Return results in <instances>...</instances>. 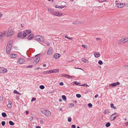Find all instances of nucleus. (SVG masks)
I'll return each mask as SVG.
<instances>
[{"mask_svg": "<svg viewBox=\"0 0 128 128\" xmlns=\"http://www.w3.org/2000/svg\"><path fill=\"white\" fill-rule=\"evenodd\" d=\"M41 111L43 114L47 117H50L51 115V112L48 110H42Z\"/></svg>", "mask_w": 128, "mask_h": 128, "instance_id": "f257e3e1", "label": "nucleus"}, {"mask_svg": "<svg viewBox=\"0 0 128 128\" xmlns=\"http://www.w3.org/2000/svg\"><path fill=\"white\" fill-rule=\"evenodd\" d=\"M14 31L10 29L8 30L6 34L7 37H9L10 36L14 34Z\"/></svg>", "mask_w": 128, "mask_h": 128, "instance_id": "f03ea898", "label": "nucleus"}, {"mask_svg": "<svg viewBox=\"0 0 128 128\" xmlns=\"http://www.w3.org/2000/svg\"><path fill=\"white\" fill-rule=\"evenodd\" d=\"M35 39L36 40L41 42H42L44 40L43 38V37L40 36V35H37L35 37Z\"/></svg>", "mask_w": 128, "mask_h": 128, "instance_id": "7ed1b4c3", "label": "nucleus"}, {"mask_svg": "<svg viewBox=\"0 0 128 128\" xmlns=\"http://www.w3.org/2000/svg\"><path fill=\"white\" fill-rule=\"evenodd\" d=\"M8 70L2 67H0V73L4 74L7 72Z\"/></svg>", "mask_w": 128, "mask_h": 128, "instance_id": "20e7f679", "label": "nucleus"}, {"mask_svg": "<svg viewBox=\"0 0 128 128\" xmlns=\"http://www.w3.org/2000/svg\"><path fill=\"white\" fill-rule=\"evenodd\" d=\"M128 42V38H122L120 40V44H122V43H125Z\"/></svg>", "mask_w": 128, "mask_h": 128, "instance_id": "39448f33", "label": "nucleus"}, {"mask_svg": "<svg viewBox=\"0 0 128 128\" xmlns=\"http://www.w3.org/2000/svg\"><path fill=\"white\" fill-rule=\"evenodd\" d=\"M62 12L57 11L54 12V15L57 16H62Z\"/></svg>", "mask_w": 128, "mask_h": 128, "instance_id": "423d86ee", "label": "nucleus"}, {"mask_svg": "<svg viewBox=\"0 0 128 128\" xmlns=\"http://www.w3.org/2000/svg\"><path fill=\"white\" fill-rule=\"evenodd\" d=\"M53 52V50L52 48H50L48 49L47 52V54L48 55H50Z\"/></svg>", "mask_w": 128, "mask_h": 128, "instance_id": "0eeeda50", "label": "nucleus"}, {"mask_svg": "<svg viewBox=\"0 0 128 128\" xmlns=\"http://www.w3.org/2000/svg\"><path fill=\"white\" fill-rule=\"evenodd\" d=\"M61 56V55L60 54L56 53L53 56V57L56 59H58Z\"/></svg>", "mask_w": 128, "mask_h": 128, "instance_id": "6e6552de", "label": "nucleus"}, {"mask_svg": "<svg viewBox=\"0 0 128 128\" xmlns=\"http://www.w3.org/2000/svg\"><path fill=\"white\" fill-rule=\"evenodd\" d=\"M116 6L118 8L124 7L125 5V4L124 3H117L116 4Z\"/></svg>", "mask_w": 128, "mask_h": 128, "instance_id": "1a4fd4ad", "label": "nucleus"}, {"mask_svg": "<svg viewBox=\"0 0 128 128\" xmlns=\"http://www.w3.org/2000/svg\"><path fill=\"white\" fill-rule=\"evenodd\" d=\"M11 47H12L11 46H7L6 48V50L8 54H9L10 53Z\"/></svg>", "mask_w": 128, "mask_h": 128, "instance_id": "9d476101", "label": "nucleus"}, {"mask_svg": "<svg viewBox=\"0 0 128 128\" xmlns=\"http://www.w3.org/2000/svg\"><path fill=\"white\" fill-rule=\"evenodd\" d=\"M120 84V83L119 82H117L116 83H114L111 84H110V86L111 85L112 86H116L117 85H119Z\"/></svg>", "mask_w": 128, "mask_h": 128, "instance_id": "9b49d317", "label": "nucleus"}, {"mask_svg": "<svg viewBox=\"0 0 128 128\" xmlns=\"http://www.w3.org/2000/svg\"><path fill=\"white\" fill-rule=\"evenodd\" d=\"M34 37V35L32 34H31L29 36L27 39L28 40H31Z\"/></svg>", "mask_w": 128, "mask_h": 128, "instance_id": "f8f14e48", "label": "nucleus"}, {"mask_svg": "<svg viewBox=\"0 0 128 128\" xmlns=\"http://www.w3.org/2000/svg\"><path fill=\"white\" fill-rule=\"evenodd\" d=\"M117 116H114L112 115L110 117V119L111 121H113L114 120Z\"/></svg>", "mask_w": 128, "mask_h": 128, "instance_id": "ddd939ff", "label": "nucleus"}, {"mask_svg": "<svg viewBox=\"0 0 128 128\" xmlns=\"http://www.w3.org/2000/svg\"><path fill=\"white\" fill-rule=\"evenodd\" d=\"M83 23V22L81 21V22H79L78 21H74L73 22V24H82Z\"/></svg>", "mask_w": 128, "mask_h": 128, "instance_id": "4468645a", "label": "nucleus"}, {"mask_svg": "<svg viewBox=\"0 0 128 128\" xmlns=\"http://www.w3.org/2000/svg\"><path fill=\"white\" fill-rule=\"evenodd\" d=\"M22 38H24L26 37V32L25 30L24 31L23 33L22 34Z\"/></svg>", "mask_w": 128, "mask_h": 128, "instance_id": "2eb2a0df", "label": "nucleus"}, {"mask_svg": "<svg viewBox=\"0 0 128 128\" xmlns=\"http://www.w3.org/2000/svg\"><path fill=\"white\" fill-rule=\"evenodd\" d=\"M40 57H38L35 60L34 62H33V63L35 64H36L40 60Z\"/></svg>", "mask_w": 128, "mask_h": 128, "instance_id": "dca6fc26", "label": "nucleus"}, {"mask_svg": "<svg viewBox=\"0 0 128 128\" xmlns=\"http://www.w3.org/2000/svg\"><path fill=\"white\" fill-rule=\"evenodd\" d=\"M94 55L96 58H98L100 56V54L99 52H96L94 53Z\"/></svg>", "mask_w": 128, "mask_h": 128, "instance_id": "f3484780", "label": "nucleus"}, {"mask_svg": "<svg viewBox=\"0 0 128 128\" xmlns=\"http://www.w3.org/2000/svg\"><path fill=\"white\" fill-rule=\"evenodd\" d=\"M48 11L50 13L54 15V10L53 9L48 8Z\"/></svg>", "mask_w": 128, "mask_h": 128, "instance_id": "a211bd4d", "label": "nucleus"}, {"mask_svg": "<svg viewBox=\"0 0 128 128\" xmlns=\"http://www.w3.org/2000/svg\"><path fill=\"white\" fill-rule=\"evenodd\" d=\"M6 34L5 32H4L0 34V39H2V37L5 35Z\"/></svg>", "mask_w": 128, "mask_h": 128, "instance_id": "6ab92c4d", "label": "nucleus"}, {"mask_svg": "<svg viewBox=\"0 0 128 128\" xmlns=\"http://www.w3.org/2000/svg\"><path fill=\"white\" fill-rule=\"evenodd\" d=\"M62 76H63L64 77H65L66 78H71L72 77V76H69L68 75V74H63L62 75Z\"/></svg>", "mask_w": 128, "mask_h": 128, "instance_id": "aec40b11", "label": "nucleus"}, {"mask_svg": "<svg viewBox=\"0 0 128 128\" xmlns=\"http://www.w3.org/2000/svg\"><path fill=\"white\" fill-rule=\"evenodd\" d=\"M24 59L22 58H20L18 60V62L20 64H22L24 62Z\"/></svg>", "mask_w": 128, "mask_h": 128, "instance_id": "412c9836", "label": "nucleus"}, {"mask_svg": "<svg viewBox=\"0 0 128 128\" xmlns=\"http://www.w3.org/2000/svg\"><path fill=\"white\" fill-rule=\"evenodd\" d=\"M22 32H20L18 34V35H17V37L18 38L19 37H21V38H22Z\"/></svg>", "mask_w": 128, "mask_h": 128, "instance_id": "4be33fe9", "label": "nucleus"}, {"mask_svg": "<svg viewBox=\"0 0 128 128\" xmlns=\"http://www.w3.org/2000/svg\"><path fill=\"white\" fill-rule=\"evenodd\" d=\"M12 42H13V41L12 40H10L8 43V44L7 46H11L12 47Z\"/></svg>", "mask_w": 128, "mask_h": 128, "instance_id": "5701e85b", "label": "nucleus"}, {"mask_svg": "<svg viewBox=\"0 0 128 128\" xmlns=\"http://www.w3.org/2000/svg\"><path fill=\"white\" fill-rule=\"evenodd\" d=\"M82 61H83V62H84L86 63H88L89 62V61H88V60H86L84 58H82Z\"/></svg>", "mask_w": 128, "mask_h": 128, "instance_id": "b1692460", "label": "nucleus"}, {"mask_svg": "<svg viewBox=\"0 0 128 128\" xmlns=\"http://www.w3.org/2000/svg\"><path fill=\"white\" fill-rule=\"evenodd\" d=\"M16 55L14 54H12L10 55V57L12 58H14L16 56Z\"/></svg>", "mask_w": 128, "mask_h": 128, "instance_id": "393cba45", "label": "nucleus"}, {"mask_svg": "<svg viewBox=\"0 0 128 128\" xmlns=\"http://www.w3.org/2000/svg\"><path fill=\"white\" fill-rule=\"evenodd\" d=\"M59 72V70L58 69H56L52 70V73H57Z\"/></svg>", "mask_w": 128, "mask_h": 128, "instance_id": "a878e982", "label": "nucleus"}, {"mask_svg": "<svg viewBox=\"0 0 128 128\" xmlns=\"http://www.w3.org/2000/svg\"><path fill=\"white\" fill-rule=\"evenodd\" d=\"M14 93L16 94H19L20 95H21V94L19 92H18L16 90H14Z\"/></svg>", "mask_w": 128, "mask_h": 128, "instance_id": "bb28decb", "label": "nucleus"}, {"mask_svg": "<svg viewBox=\"0 0 128 128\" xmlns=\"http://www.w3.org/2000/svg\"><path fill=\"white\" fill-rule=\"evenodd\" d=\"M2 116L4 117H5L7 115L6 114L5 112H2Z\"/></svg>", "mask_w": 128, "mask_h": 128, "instance_id": "cd10ccee", "label": "nucleus"}, {"mask_svg": "<svg viewBox=\"0 0 128 128\" xmlns=\"http://www.w3.org/2000/svg\"><path fill=\"white\" fill-rule=\"evenodd\" d=\"M110 111L108 109L105 110L104 113L105 114H108L110 113Z\"/></svg>", "mask_w": 128, "mask_h": 128, "instance_id": "c85d7f7f", "label": "nucleus"}, {"mask_svg": "<svg viewBox=\"0 0 128 128\" xmlns=\"http://www.w3.org/2000/svg\"><path fill=\"white\" fill-rule=\"evenodd\" d=\"M26 31V32L28 34L32 32V31L30 30H25Z\"/></svg>", "mask_w": 128, "mask_h": 128, "instance_id": "c756f323", "label": "nucleus"}, {"mask_svg": "<svg viewBox=\"0 0 128 128\" xmlns=\"http://www.w3.org/2000/svg\"><path fill=\"white\" fill-rule=\"evenodd\" d=\"M9 124L11 126H13L14 125V123L11 121H10L9 122Z\"/></svg>", "mask_w": 128, "mask_h": 128, "instance_id": "7c9ffc66", "label": "nucleus"}, {"mask_svg": "<svg viewBox=\"0 0 128 128\" xmlns=\"http://www.w3.org/2000/svg\"><path fill=\"white\" fill-rule=\"evenodd\" d=\"M110 125V122H108L106 124V126L107 127H109Z\"/></svg>", "mask_w": 128, "mask_h": 128, "instance_id": "2f4dec72", "label": "nucleus"}, {"mask_svg": "<svg viewBox=\"0 0 128 128\" xmlns=\"http://www.w3.org/2000/svg\"><path fill=\"white\" fill-rule=\"evenodd\" d=\"M110 106L112 108H113L114 109H116V107L114 106V105L112 104H110Z\"/></svg>", "mask_w": 128, "mask_h": 128, "instance_id": "473e14b6", "label": "nucleus"}, {"mask_svg": "<svg viewBox=\"0 0 128 128\" xmlns=\"http://www.w3.org/2000/svg\"><path fill=\"white\" fill-rule=\"evenodd\" d=\"M74 83L76 85H78L80 84V83L79 82H78L76 81L74 82Z\"/></svg>", "mask_w": 128, "mask_h": 128, "instance_id": "72a5a7b5", "label": "nucleus"}, {"mask_svg": "<svg viewBox=\"0 0 128 128\" xmlns=\"http://www.w3.org/2000/svg\"><path fill=\"white\" fill-rule=\"evenodd\" d=\"M7 106L9 108H11L12 107V105L9 104H8L7 105Z\"/></svg>", "mask_w": 128, "mask_h": 128, "instance_id": "f704fd0d", "label": "nucleus"}, {"mask_svg": "<svg viewBox=\"0 0 128 128\" xmlns=\"http://www.w3.org/2000/svg\"><path fill=\"white\" fill-rule=\"evenodd\" d=\"M62 99L64 100H66V96L64 95H63L62 96Z\"/></svg>", "mask_w": 128, "mask_h": 128, "instance_id": "c9c22d12", "label": "nucleus"}, {"mask_svg": "<svg viewBox=\"0 0 128 128\" xmlns=\"http://www.w3.org/2000/svg\"><path fill=\"white\" fill-rule=\"evenodd\" d=\"M98 63L100 65H102L103 64L102 61L101 60H99Z\"/></svg>", "mask_w": 128, "mask_h": 128, "instance_id": "e433bc0d", "label": "nucleus"}, {"mask_svg": "<svg viewBox=\"0 0 128 128\" xmlns=\"http://www.w3.org/2000/svg\"><path fill=\"white\" fill-rule=\"evenodd\" d=\"M40 89L42 90L44 88V86L42 85L40 86Z\"/></svg>", "mask_w": 128, "mask_h": 128, "instance_id": "4c0bfd02", "label": "nucleus"}, {"mask_svg": "<svg viewBox=\"0 0 128 128\" xmlns=\"http://www.w3.org/2000/svg\"><path fill=\"white\" fill-rule=\"evenodd\" d=\"M44 120L43 119H41L40 121V122L41 124H43L44 123Z\"/></svg>", "mask_w": 128, "mask_h": 128, "instance_id": "58836bf2", "label": "nucleus"}, {"mask_svg": "<svg viewBox=\"0 0 128 128\" xmlns=\"http://www.w3.org/2000/svg\"><path fill=\"white\" fill-rule=\"evenodd\" d=\"M33 67V66L32 65H31L30 66H28L26 67V68H32Z\"/></svg>", "mask_w": 128, "mask_h": 128, "instance_id": "ea45409f", "label": "nucleus"}, {"mask_svg": "<svg viewBox=\"0 0 128 128\" xmlns=\"http://www.w3.org/2000/svg\"><path fill=\"white\" fill-rule=\"evenodd\" d=\"M82 46L84 48H86V49L88 48L87 46H86L83 44L82 45Z\"/></svg>", "mask_w": 128, "mask_h": 128, "instance_id": "a19ab883", "label": "nucleus"}, {"mask_svg": "<svg viewBox=\"0 0 128 128\" xmlns=\"http://www.w3.org/2000/svg\"><path fill=\"white\" fill-rule=\"evenodd\" d=\"M76 96L77 98H80L81 96V95L80 94H76Z\"/></svg>", "mask_w": 128, "mask_h": 128, "instance_id": "79ce46f5", "label": "nucleus"}, {"mask_svg": "<svg viewBox=\"0 0 128 128\" xmlns=\"http://www.w3.org/2000/svg\"><path fill=\"white\" fill-rule=\"evenodd\" d=\"M60 8L62 9L66 7V5H64L63 6H60Z\"/></svg>", "mask_w": 128, "mask_h": 128, "instance_id": "37998d69", "label": "nucleus"}, {"mask_svg": "<svg viewBox=\"0 0 128 128\" xmlns=\"http://www.w3.org/2000/svg\"><path fill=\"white\" fill-rule=\"evenodd\" d=\"M30 122L32 121L33 119V118L32 116H31L30 118Z\"/></svg>", "mask_w": 128, "mask_h": 128, "instance_id": "c03bdc74", "label": "nucleus"}, {"mask_svg": "<svg viewBox=\"0 0 128 128\" xmlns=\"http://www.w3.org/2000/svg\"><path fill=\"white\" fill-rule=\"evenodd\" d=\"M36 98H32L31 100V101L33 102L36 100Z\"/></svg>", "mask_w": 128, "mask_h": 128, "instance_id": "a18cd8bd", "label": "nucleus"}, {"mask_svg": "<svg viewBox=\"0 0 128 128\" xmlns=\"http://www.w3.org/2000/svg\"><path fill=\"white\" fill-rule=\"evenodd\" d=\"M92 105L91 103L89 104H88V106L90 108L92 107Z\"/></svg>", "mask_w": 128, "mask_h": 128, "instance_id": "49530a36", "label": "nucleus"}, {"mask_svg": "<svg viewBox=\"0 0 128 128\" xmlns=\"http://www.w3.org/2000/svg\"><path fill=\"white\" fill-rule=\"evenodd\" d=\"M2 126H4L5 125V122L4 121H2Z\"/></svg>", "mask_w": 128, "mask_h": 128, "instance_id": "de8ad7c7", "label": "nucleus"}, {"mask_svg": "<svg viewBox=\"0 0 128 128\" xmlns=\"http://www.w3.org/2000/svg\"><path fill=\"white\" fill-rule=\"evenodd\" d=\"M72 118H68V121L69 122H71Z\"/></svg>", "mask_w": 128, "mask_h": 128, "instance_id": "09e8293b", "label": "nucleus"}, {"mask_svg": "<svg viewBox=\"0 0 128 128\" xmlns=\"http://www.w3.org/2000/svg\"><path fill=\"white\" fill-rule=\"evenodd\" d=\"M55 7L56 8H60V6H58L57 5H56L55 6Z\"/></svg>", "mask_w": 128, "mask_h": 128, "instance_id": "8fccbe9b", "label": "nucleus"}, {"mask_svg": "<svg viewBox=\"0 0 128 128\" xmlns=\"http://www.w3.org/2000/svg\"><path fill=\"white\" fill-rule=\"evenodd\" d=\"M74 68L75 69H80V70H81L83 71H84V70H83V69L81 68Z\"/></svg>", "mask_w": 128, "mask_h": 128, "instance_id": "3c124183", "label": "nucleus"}, {"mask_svg": "<svg viewBox=\"0 0 128 128\" xmlns=\"http://www.w3.org/2000/svg\"><path fill=\"white\" fill-rule=\"evenodd\" d=\"M3 98L2 97L0 96V100L2 101H3Z\"/></svg>", "mask_w": 128, "mask_h": 128, "instance_id": "603ef678", "label": "nucleus"}, {"mask_svg": "<svg viewBox=\"0 0 128 128\" xmlns=\"http://www.w3.org/2000/svg\"><path fill=\"white\" fill-rule=\"evenodd\" d=\"M71 128H76V126L74 125H72L71 126Z\"/></svg>", "mask_w": 128, "mask_h": 128, "instance_id": "864d4df0", "label": "nucleus"}, {"mask_svg": "<svg viewBox=\"0 0 128 128\" xmlns=\"http://www.w3.org/2000/svg\"><path fill=\"white\" fill-rule=\"evenodd\" d=\"M8 102V104H10L12 105V101H9Z\"/></svg>", "mask_w": 128, "mask_h": 128, "instance_id": "5fc2aeb1", "label": "nucleus"}, {"mask_svg": "<svg viewBox=\"0 0 128 128\" xmlns=\"http://www.w3.org/2000/svg\"><path fill=\"white\" fill-rule=\"evenodd\" d=\"M59 84L60 85L63 86L64 85V83L62 82H61L59 83Z\"/></svg>", "mask_w": 128, "mask_h": 128, "instance_id": "6e6d98bb", "label": "nucleus"}, {"mask_svg": "<svg viewBox=\"0 0 128 128\" xmlns=\"http://www.w3.org/2000/svg\"><path fill=\"white\" fill-rule=\"evenodd\" d=\"M70 106L72 107H73L74 106V104H70Z\"/></svg>", "mask_w": 128, "mask_h": 128, "instance_id": "4d7b16f0", "label": "nucleus"}, {"mask_svg": "<svg viewBox=\"0 0 128 128\" xmlns=\"http://www.w3.org/2000/svg\"><path fill=\"white\" fill-rule=\"evenodd\" d=\"M116 112H115V113H114L112 115V116H116Z\"/></svg>", "mask_w": 128, "mask_h": 128, "instance_id": "13d9d810", "label": "nucleus"}, {"mask_svg": "<svg viewBox=\"0 0 128 128\" xmlns=\"http://www.w3.org/2000/svg\"><path fill=\"white\" fill-rule=\"evenodd\" d=\"M2 16V14L0 12V18H1Z\"/></svg>", "mask_w": 128, "mask_h": 128, "instance_id": "bf43d9fd", "label": "nucleus"}, {"mask_svg": "<svg viewBox=\"0 0 128 128\" xmlns=\"http://www.w3.org/2000/svg\"><path fill=\"white\" fill-rule=\"evenodd\" d=\"M98 96V94H96L94 96L95 98H96Z\"/></svg>", "mask_w": 128, "mask_h": 128, "instance_id": "052dcab7", "label": "nucleus"}, {"mask_svg": "<svg viewBox=\"0 0 128 128\" xmlns=\"http://www.w3.org/2000/svg\"><path fill=\"white\" fill-rule=\"evenodd\" d=\"M125 124L126 126H128V122H126L125 123Z\"/></svg>", "mask_w": 128, "mask_h": 128, "instance_id": "680f3d73", "label": "nucleus"}, {"mask_svg": "<svg viewBox=\"0 0 128 128\" xmlns=\"http://www.w3.org/2000/svg\"><path fill=\"white\" fill-rule=\"evenodd\" d=\"M85 85H86V84H82V85H80V86H84Z\"/></svg>", "mask_w": 128, "mask_h": 128, "instance_id": "e2e57ef3", "label": "nucleus"}, {"mask_svg": "<svg viewBox=\"0 0 128 128\" xmlns=\"http://www.w3.org/2000/svg\"><path fill=\"white\" fill-rule=\"evenodd\" d=\"M50 73V72H49V70L47 71L46 72V74H49Z\"/></svg>", "mask_w": 128, "mask_h": 128, "instance_id": "0e129e2a", "label": "nucleus"}, {"mask_svg": "<svg viewBox=\"0 0 128 128\" xmlns=\"http://www.w3.org/2000/svg\"><path fill=\"white\" fill-rule=\"evenodd\" d=\"M29 112L28 111H26V115L28 114Z\"/></svg>", "mask_w": 128, "mask_h": 128, "instance_id": "69168bd1", "label": "nucleus"}, {"mask_svg": "<svg viewBox=\"0 0 128 128\" xmlns=\"http://www.w3.org/2000/svg\"><path fill=\"white\" fill-rule=\"evenodd\" d=\"M36 128H40V127L39 126H36Z\"/></svg>", "mask_w": 128, "mask_h": 128, "instance_id": "338daca9", "label": "nucleus"}, {"mask_svg": "<svg viewBox=\"0 0 128 128\" xmlns=\"http://www.w3.org/2000/svg\"><path fill=\"white\" fill-rule=\"evenodd\" d=\"M16 98L18 100L19 99V98L18 97V96H17L16 97Z\"/></svg>", "mask_w": 128, "mask_h": 128, "instance_id": "774afa93", "label": "nucleus"}]
</instances>
